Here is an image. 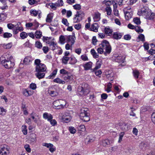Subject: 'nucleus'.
I'll use <instances>...</instances> for the list:
<instances>
[{"label": "nucleus", "instance_id": "obj_45", "mask_svg": "<svg viewBox=\"0 0 155 155\" xmlns=\"http://www.w3.org/2000/svg\"><path fill=\"white\" fill-rule=\"evenodd\" d=\"M35 46L38 48H41L42 47L41 43L39 41H36L35 43Z\"/></svg>", "mask_w": 155, "mask_h": 155}, {"label": "nucleus", "instance_id": "obj_25", "mask_svg": "<svg viewBox=\"0 0 155 155\" xmlns=\"http://www.w3.org/2000/svg\"><path fill=\"white\" fill-rule=\"evenodd\" d=\"M93 18L94 21H97L100 19V14L98 12H96L93 16Z\"/></svg>", "mask_w": 155, "mask_h": 155}, {"label": "nucleus", "instance_id": "obj_19", "mask_svg": "<svg viewBox=\"0 0 155 155\" xmlns=\"http://www.w3.org/2000/svg\"><path fill=\"white\" fill-rule=\"evenodd\" d=\"M36 73L35 74V75L38 79H40L43 78L45 77V74L44 71H36Z\"/></svg>", "mask_w": 155, "mask_h": 155}, {"label": "nucleus", "instance_id": "obj_3", "mask_svg": "<svg viewBox=\"0 0 155 155\" xmlns=\"http://www.w3.org/2000/svg\"><path fill=\"white\" fill-rule=\"evenodd\" d=\"M104 51V54L107 55V54H109L111 50V48L109 42L106 40H103L100 45Z\"/></svg>", "mask_w": 155, "mask_h": 155}, {"label": "nucleus", "instance_id": "obj_46", "mask_svg": "<svg viewBox=\"0 0 155 155\" xmlns=\"http://www.w3.org/2000/svg\"><path fill=\"white\" fill-rule=\"evenodd\" d=\"M102 47H101V45H100V47L98 48L97 49V52L101 54L104 53V51L103 49L102 48Z\"/></svg>", "mask_w": 155, "mask_h": 155}, {"label": "nucleus", "instance_id": "obj_50", "mask_svg": "<svg viewBox=\"0 0 155 155\" xmlns=\"http://www.w3.org/2000/svg\"><path fill=\"white\" fill-rule=\"evenodd\" d=\"M124 135V132H120L119 135V139L118 141L119 143H120L122 140V138Z\"/></svg>", "mask_w": 155, "mask_h": 155}, {"label": "nucleus", "instance_id": "obj_12", "mask_svg": "<svg viewBox=\"0 0 155 155\" xmlns=\"http://www.w3.org/2000/svg\"><path fill=\"white\" fill-rule=\"evenodd\" d=\"M105 75L107 78L110 81L113 80L114 73L111 70H106L105 72Z\"/></svg>", "mask_w": 155, "mask_h": 155}, {"label": "nucleus", "instance_id": "obj_54", "mask_svg": "<svg viewBox=\"0 0 155 155\" xmlns=\"http://www.w3.org/2000/svg\"><path fill=\"white\" fill-rule=\"evenodd\" d=\"M115 5L116 6V5L115 4L114 5V9L113 11L114 12V14L115 15L118 16H119L118 11V10L117 9L116 7V8H115Z\"/></svg>", "mask_w": 155, "mask_h": 155}, {"label": "nucleus", "instance_id": "obj_53", "mask_svg": "<svg viewBox=\"0 0 155 155\" xmlns=\"http://www.w3.org/2000/svg\"><path fill=\"white\" fill-rule=\"evenodd\" d=\"M134 29L138 33L142 32L143 31V29L140 28V27L138 26H135Z\"/></svg>", "mask_w": 155, "mask_h": 155}, {"label": "nucleus", "instance_id": "obj_34", "mask_svg": "<svg viewBox=\"0 0 155 155\" xmlns=\"http://www.w3.org/2000/svg\"><path fill=\"white\" fill-rule=\"evenodd\" d=\"M35 36L37 38L39 39L42 36V32L40 31H36L35 33Z\"/></svg>", "mask_w": 155, "mask_h": 155}, {"label": "nucleus", "instance_id": "obj_35", "mask_svg": "<svg viewBox=\"0 0 155 155\" xmlns=\"http://www.w3.org/2000/svg\"><path fill=\"white\" fill-rule=\"evenodd\" d=\"M65 40H66V36H64L61 35L60 37L59 40L61 44H64Z\"/></svg>", "mask_w": 155, "mask_h": 155}, {"label": "nucleus", "instance_id": "obj_20", "mask_svg": "<svg viewBox=\"0 0 155 155\" xmlns=\"http://www.w3.org/2000/svg\"><path fill=\"white\" fill-rule=\"evenodd\" d=\"M98 24L97 23H95L93 24L90 28V30L93 31L95 32H97L98 31Z\"/></svg>", "mask_w": 155, "mask_h": 155}, {"label": "nucleus", "instance_id": "obj_18", "mask_svg": "<svg viewBox=\"0 0 155 155\" xmlns=\"http://www.w3.org/2000/svg\"><path fill=\"white\" fill-rule=\"evenodd\" d=\"M33 93V91L31 90H28L27 89H25L23 90V94L26 97H28L32 95Z\"/></svg>", "mask_w": 155, "mask_h": 155}, {"label": "nucleus", "instance_id": "obj_5", "mask_svg": "<svg viewBox=\"0 0 155 155\" xmlns=\"http://www.w3.org/2000/svg\"><path fill=\"white\" fill-rule=\"evenodd\" d=\"M78 91L81 95L87 94L90 91L89 86L87 84H84L82 87L78 88Z\"/></svg>", "mask_w": 155, "mask_h": 155}, {"label": "nucleus", "instance_id": "obj_38", "mask_svg": "<svg viewBox=\"0 0 155 155\" xmlns=\"http://www.w3.org/2000/svg\"><path fill=\"white\" fill-rule=\"evenodd\" d=\"M57 72V70H55L48 77L49 79H53L54 77Z\"/></svg>", "mask_w": 155, "mask_h": 155}, {"label": "nucleus", "instance_id": "obj_55", "mask_svg": "<svg viewBox=\"0 0 155 155\" xmlns=\"http://www.w3.org/2000/svg\"><path fill=\"white\" fill-rule=\"evenodd\" d=\"M69 130L70 132L72 134L75 133L76 131V130L73 127H69Z\"/></svg>", "mask_w": 155, "mask_h": 155}, {"label": "nucleus", "instance_id": "obj_28", "mask_svg": "<svg viewBox=\"0 0 155 155\" xmlns=\"http://www.w3.org/2000/svg\"><path fill=\"white\" fill-rule=\"evenodd\" d=\"M54 82L57 83L59 84H64L65 81L59 78H57L53 80Z\"/></svg>", "mask_w": 155, "mask_h": 155}, {"label": "nucleus", "instance_id": "obj_47", "mask_svg": "<svg viewBox=\"0 0 155 155\" xmlns=\"http://www.w3.org/2000/svg\"><path fill=\"white\" fill-rule=\"evenodd\" d=\"M60 73L61 74H63L64 75H66L69 73L65 70L62 69L60 70Z\"/></svg>", "mask_w": 155, "mask_h": 155}, {"label": "nucleus", "instance_id": "obj_10", "mask_svg": "<svg viewBox=\"0 0 155 155\" xmlns=\"http://www.w3.org/2000/svg\"><path fill=\"white\" fill-rule=\"evenodd\" d=\"M58 88H52L48 90V94L52 97L57 96L59 93Z\"/></svg>", "mask_w": 155, "mask_h": 155}, {"label": "nucleus", "instance_id": "obj_32", "mask_svg": "<svg viewBox=\"0 0 155 155\" xmlns=\"http://www.w3.org/2000/svg\"><path fill=\"white\" fill-rule=\"evenodd\" d=\"M69 59L70 58L68 57L64 56L62 58V63L65 64H66L68 63V62Z\"/></svg>", "mask_w": 155, "mask_h": 155}, {"label": "nucleus", "instance_id": "obj_60", "mask_svg": "<svg viewBox=\"0 0 155 155\" xmlns=\"http://www.w3.org/2000/svg\"><path fill=\"white\" fill-rule=\"evenodd\" d=\"M43 146L46 147H47L50 148V147H51L53 146V144L51 143H43L42 144Z\"/></svg>", "mask_w": 155, "mask_h": 155}, {"label": "nucleus", "instance_id": "obj_41", "mask_svg": "<svg viewBox=\"0 0 155 155\" xmlns=\"http://www.w3.org/2000/svg\"><path fill=\"white\" fill-rule=\"evenodd\" d=\"M81 59L84 61H88L89 60L86 54L82 55L80 57Z\"/></svg>", "mask_w": 155, "mask_h": 155}, {"label": "nucleus", "instance_id": "obj_39", "mask_svg": "<svg viewBox=\"0 0 155 155\" xmlns=\"http://www.w3.org/2000/svg\"><path fill=\"white\" fill-rule=\"evenodd\" d=\"M132 14L128 12H126L125 14V18L127 20H129L132 17Z\"/></svg>", "mask_w": 155, "mask_h": 155}, {"label": "nucleus", "instance_id": "obj_58", "mask_svg": "<svg viewBox=\"0 0 155 155\" xmlns=\"http://www.w3.org/2000/svg\"><path fill=\"white\" fill-rule=\"evenodd\" d=\"M29 87L32 90H35L36 88V85L35 83H31Z\"/></svg>", "mask_w": 155, "mask_h": 155}, {"label": "nucleus", "instance_id": "obj_44", "mask_svg": "<svg viewBox=\"0 0 155 155\" xmlns=\"http://www.w3.org/2000/svg\"><path fill=\"white\" fill-rule=\"evenodd\" d=\"M20 36L22 39H24L27 38L28 34L25 32H22L20 33Z\"/></svg>", "mask_w": 155, "mask_h": 155}, {"label": "nucleus", "instance_id": "obj_43", "mask_svg": "<svg viewBox=\"0 0 155 155\" xmlns=\"http://www.w3.org/2000/svg\"><path fill=\"white\" fill-rule=\"evenodd\" d=\"M140 73L137 70L134 71H133V74L134 77L135 78H137L139 75Z\"/></svg>", "mask_w": 155, "mask_h": 155}, {"label": "nucleus", "instance_id": "obj_2", "mask_svg": "<svg viewBox=\"0 0 155 155\" xmlns=\"http://www.w3.org/2000/svg\"><path fill=\"white\" fill-rule=\"evenodd\" d=\"M89 115L88 108H82L80 109L79 116L81 120L84 122H88L90 120Z\"/></svg>", "mask_w": 155, "mask_h": 155}, {"label": "nucleus", "instance_id": "obj_16", "mask_svg": "<svg viewBox=\"0 0 155 155\" xmlns=\"http://www.w3.org/2000/svg\"><path fill=\"white\" fill-rule=\"evenodd\" d=\"M64 80L66 82H69L70 81H71L73 79L72 76L70 73H69L66 75H64L63 76Z\"/></svg>", "mask_w": 155, "mask_h": 155}, {"label": "nucleus", "instance_id": "obj_29", "mask_svg": "<svg viewBox=\"0 0 155 155\" xmlns=\"http://www.w3.org/2000/svg\"><path fill=\"white\" fill-rule=\"evenodd\" d=\"M92 63L91 62H89L86 63L85 64L84 67L85 70H88L90 69L91 67Z\"/></svg>", "mask_w": 155, "mask_h": 155}, {"label": "nucleus", "instance_id": "obj_27", "mask_svg": "<svg viewBox=\"0 0 155 155\" xmlns=\"http://www.w3.org/2000/svg\"><path fill=\"white\" fill-rule=\"evenodd\" d=\"M125 57L123 56H118L116 59V61L118 62H124V61L125 59Z\"/></svg>", "mask_w": 155, "mask_h": 155}, {"label": "nucleus", "instance_id": "obj_15", "mask_svg": "<svg viewBox=\"0 0 155 155\" xmlns=\"http://www.w3.org/2000/svg\"><path fill=\"white\" fill-rule=\"evenodd\" d=\"M120 126L122 130L124 131H127L129 130V127L127 124L124 123L122 122L120 124Z\"/></svg>", "mask_w": 155, "mask_h": 155}, {"label": "nucleus", "instance_id": "obj_1", "mask_svg": "<svg viewBox=\"0 0 155 155\" xmlns=\"http://www.w3.org/2000/svg\"><path fill=\"white\" fill-rule=\"evenodd\" d=\"M138 15L139 16H143L147 19L153 20L155 19V14L152 13L146 6L144 7L138 11Z\"/></svg>", "mask_w": 155, "mask_h": 155}, {"label": "nucleus", "instance_id": "obj_63", "mask_svg": "<svg viewBox=\"0 0 155 155\" xmlns=\"http://www.w3.org/2000/svg\"><path fill=\"white\" fill-rule=\"evenodd\" d=\"M88 139V142L89 143L93 142L95 140V138L92 136H89Z\"/></svg>", "mask_w": 155, "mask_h": 155}, {"label": "nucleus", "instance_id": "obj_51", "mask_svg": "<svg viewBox=\"0 0 155 155\" xmlns=\"http://www.w3.org/2000/svg\"><path fill=\"white\" fill-rule=\"evenodd\" d=\"M134 23L137 25H139L140 24V21L139 18H135L133 19Z\"/></svg>", "mask_w": 155, "mask_h": 155}, {"label": "nucleus", "instance_id": "obj_36", "mask_svg": "<svg viewBox=\"0 0 155 155\" xmlns=\"http://www.w3.org/2000/svg\"><path fill=\"white\" fill-rule=\"evenodd\" d=\"M121 36H122L120 34L118 33L117 32L114 33L113 35V38L116 39L120 38Z\"/></svg>", "mask_w": 155, "mask_h": 155}, {"label": "nucleus", "instance_id": "obj_31", "mask_svg": "<svg viewBox=\"0 0 155 155\" xmlns=\"http://www.w3.org/2000/svg\"><path fill=\"white\" fill-rule=\"evenodd\" d=\"M91 53L94 58H96L99 57L98 54L97 52H96L95 50L94 49H91Z\"/></svg>", "mask_w": 155, "mask_h": 155}, {"label": "nucleus", "instance_id": "obj_42", "mask_svg": "<svg viewBox=\"0 0 155 155\" xmlns=\"http://www.w3.org/2000/svg\"><path fill=\"white\" fill-rule=\"evenodd\" d=\"M22 131L24 135H26L27 134V126L25 125H23L21 127Z\"/></svg>", "mask_w": 155, "mask_h": 155}, {"label": "nucleus", "instance_id": "obj_17", "mask_svg": "<svg viewBox=\"0 0 155 155\" xmlns=\"http://www.w3.org/2000/svg\"><path fill=\"white\" fill-rule=\"evenodd\" d=\"M43 117L45 119L47 120L48 121H49L53 119V117L51 114L45 112L43 114Z\"/></svg>", "mask_w": 155, "mask_h": 155}, {"label": "nucleus", "instance_id": "obj_52", "mask_svg": "<svg viewBox=\"0 0 155 155\" xmlns=\"http://www.w3.org/2000/svg\"><path fill=\"white\" fill-rule=\"evenodd\" d=\"M12 46V44L9 43L7 44H4L3 45V47L5 49H8L10 48Z\"/></svg>", "mask_w": 155, "mask_h": 155}, {"label": "nucleus", "instance_id": "obj_40", "mask_svg": "<svg viewBox=\"0 0 155 155\" xmlns=\"http://www.w3.org/2000/svg\"><path fill=\"white\" fill-rule=\"evenodd\" d=\"M50 7L53 10H56L57 8V7H58V5L56 3H51L50 4Z\"/></svg>", "mask_w": 155, "mask_h": 155}, {"label": "nucleus", "instance_id": "obj_59", "mask_svg": "<svg viewBox=\"0 0 155 155\" xmlns=\"http://www.w3.org/2000/svg\"><path fill=\"white\" fill-rule=\"evenodd\" d=\"M49 121L50 122L51 124L53 126L57 124V122L55 119H52L50 120H49Z\"/></svg>", "mask_w": 155, "mask_h": 155}, {"label": "nucleus", "instance_id": "obj_49", "mask_svg": "<svg viewBox=\"0 0 155 155\" xmlns=\"http://www.w3.org/2000/svg\"><path fill=\"white\" fill-rule=\"evenodd\" d=\"M62 22L66 26H68L69 24V23L68 22L67 19L65 18H63L62 19Z\"/></svg>", "mask_w": 155, "mask_h": 155}, {"label": "nucleus", "instance_id": "obj_33", "mask_svg": "<svg viewBox=\"0 0 155 155\" xmlns=\"http://www.w3.org/2000/svg\"><path fill=\"white\" fill-rule=\"evenodd\" d=\"M53 15L52 14H49L47 17L46 21L47 22L50 23L51 22L53 19Z\"/></svg>", "mask_w": 155, "mask_h": 155}, {"label": "nucleus", "instance_id": "obj_61", "mask_svg": "<svg viewBox=\"0 0 155 155\" xmlns=\"http://www.w3.org/2000/svg\"><path fill=\"white\" fill-rule=\"evenodd\" d=\"M106 10L107 12V14L108 15H110L111 12V9L110 7H107L106 9Z\"/></svg>", "mask_w": 155, "mask_h": 155}, {"label": "nucleus", "instance_id": "obj_11", "mask_svg": "<svg viewBox=\"0 0 155 155\" xmlns=\"http://www.w3.org/2000/svg\"><path fill=\"white\" fill-rule=\"evenodd\" d=\"M62 118L64 122L68 123L70 121L71 117L69 113H64L63 114Z\"/></svg>", "mask_w": 155, "mask_h": 155}, {"label": "nucleus", "instance_id": "obj_4", "mask_svg": "<svg viewBox=\"0 0 155 155\" xmlns=\"http://www.w3.org/2000/svg\"><path fill=\"white\" fill-rule=\"evenodd\" d=\"M35 64L36 65L35 71H45L47 67L45 64L41 63L39 59H36L35 61Z\"/></svg>", "mask_w": 155, "mask_h": 155}, {"label": "nucleus", "instance_id": "obj_23", "mask_svg": "<svg viewBox=\"0 0 155 155\" xmlns=\"http://www.w3.org/2000/svg\"><path fill=\"white\" fill-rule=\"evenodd\" d=\"M104 32L105 34L108 36H110L111 35L113 32L112 29H111L109 27H106L104 28Z\"/></svg>", "mask_w": 155, "mask_h": 155}, {"label": "nucleus", "instance_id": "obj_62", "mask_svg": "<svg viewBox=\"0 0 155 155\" xmlns=\"http://www.w3.org/2000/svg\"><path fill=\"white\" fill-rule=\"evenodd\" d=\"M31 14L34 16H36L38 14V12L36 10H31L30 11Z\"/></svg>", "mask_w": 155, "mask_h": 155}, {"label": "nucleus", "instance_id": "obj_22", "mask_svg": "<svg viewBox=\"0 0 155 155\" xmlns=\"http://www.w3.org/2000/svg\"><path fill=\"white\" fill-rule=\"evenodd\" d=\"M54 38H52L51 37L44 36L43 37V41L48 44H50V43L54 40Z\"/></svg>", "mask_w": 155, "mask_h": 155}, {"label": "nucleus", "instance_id": "obj_64", "mask_svg": "<svg viewBox=\"0 0 155 155\" xmlns=\"http://www.w3.org/2000/svg\"><path fill=\"white\" fill-rule=\"evenodd\" d=\"M151 120L153 123L155 124V113H153L152 114Z\"/></svg>", "mask_w": 155, "mask_h": 155}, {"label": "nucleus", "instance_id": "obj_24", "mask_svg": "<svg viewBox=\"0 0 155 155\" xmlns=\"http://www.w3.org/2000/svg\"><path fill=\"white\" fill-rule=\"evenodd\" d=\"M31 61V58L29 57H27L25 58L23 62L24 64L27 65L29 64Z\"/></svg>", "mask_w": 155, "mask_h": 155}, {"label": "nucleus", "instance_id": "obj_37", "mask_svg": "<svg viewBox=\"0 0 155 155\" xmlns=\"http://www.w3.org/2000/svg\"><path fill=\"white\" fill-rule=\"evenodd\" d=\"M71 61L69 62V64H74L76 63L77 62V60L74 57H71Z\"/></svg>", "mask_w": 155, "mask_h": 155}, {"label": "nucleus", "instance_id": "obj_6", "mask_svg": "<svg viewBox=\"0 0 155 155\" xmlns=\"http://www.w3.org/2000/svg\"><path fill=\"white\" fill-rule=\"evenodd\" d=\"M66 104L65 100L61 99L56 100L53 103L54 105L58 109L64 108L66 107Z\"/></svg>", "mask_w": 155, "mask_h": 155}, {"label": "nucleus", "instance_id": "obj_13", "mask_svg": "<svg viewBox=\"0 0 155 155\" xmlns=\"http://www.w3.org/2000/svg\"><path fill=\"white\" fill-rule=\"evenodd\" d=\"M66 42L68 43L71 42V45H72L75 42V37L74 36H66Z\"/></svg>", "mask_w": 155, "mask_h": 155}, {"label": "nucleus", "instance_id": "obj_30", "mask_svg": "<svg viewBox=\"0 0 155 155\" xmlns=\"http://www.w3.org/2000/svg\"><path fill=\"white\" fill-rule=\"evenodd\" d=\"M7 110L4 108L3 107H0V115L2 116H5Z\"/></svg>", "mask_w": 155, "mask_h": 155}, {"label": "nucleus", "instance_id": "obj_9", "mask_svg": "<svg viewBox=\"0 0 155 155\" xmlns=\"http://www.w3.org/2000/svg\"><path fill=\"white\" fill-rule=\"evenodd\" d=\"M1 63L5 66V68L8 69L12 68L15 65L14 62L11 60L8 61L6 60H2Z\"/></svg>", "mask_w": 155, "mask_h": 155}, {"label": "nucleus", "instance_id": "obj_56", "mask_svg": "<svg viewBox=\"0 0 155 155\" xmlns=\"http://www.w3.org/2000/svg\"><path fill=\"white\" fill-rule=\"evenodd\" d=\"M12 36V34L9 33L5 32L3 34V37L5 38H8Z\"/></svg>", "mask_w": 155, "mask_h": 155}, {"label": "nucleus", "instance_id": "obj_14", "mask_svg": "<svg viewBox=\"0 0 155 155\" xmlns=\"http://www.w3.org/2000/svg\"><path fill=\"white\" fill-rule=\"evenodd\" d=\"M101 144L104 147H106L107 146L110 145L113 143V141L110 140L108 139H103L101 141Z\"/></svg>", "mask_w": 155, "mask_h": 155}, {"label": "nucleus", "instance_id": "obj_8", "mask_svg": "<svg viewBox=\"0 0 155 155\" xmlns=\"http://www.w3.org/2000/svg\"><path fill=\"white\" fill-rule=\"evenodd\" d=\"M9 147L6 145L4 144L0 146V155H8L9 153Z\"/></svg>", "mask_w": 155, "mask_h": 155}, {"label": "nucleus", "instance_id": "obj_26", "mask_svg": "<svg viewBox=\"0 0 155 155\" xmlns=\"http://www.w3.org/2000/svg\"><path fill=\"white\" fill-rule=\"evenodd\" d=\"M102 64V62H101V60H99L97 61L95 67L93 69V71H94L95 70H96L98 69H99L101 68V66Z\"/></svg>", "mask_w": 155, "mask_h": 155}, {"label": "nucleus", "instance_id": "obj_48", "mask_svg": "<svg viewBox=\"0 0 155 155\" xmlns=\"http://www.w3.org/2000/svg\"><path fill=\"white\" fill-rule=\"evenodd\" d=\"M24 148L26 151L28 153L31 152V150L29 144H26L24 146Z\"/></svg>", "mask_w": 155, "mask_h": 155}, {"label": "nucleus", "instance_id": "obj_21", "mask_svg": "<svg viewBox=\"0 0 155 155\" xmlns=\"http://www.w3.org/2000/svg\"><path fill=\"white\" fill-rule=\"evenodd\" d=\"M14 34H17L19 31H22L23 30V28L22 27H19L15 25V27H14V28L13 29Z\"/></svg>", "mask_w": 155, "mask_h": 155}, {"label": "nucleus", "instance_id": "obj_57", "mask_svg": "<svg viewBox=\"0 0 155 155\" xmlns=\"http://www.w3.org/2000/svg\"><path fill=\"white\" fill-rule=\"evenodd\" d=\"M82 49L81 48H79L75 49L74 52L78 55H80Z\"/></svg>", "mask_w": 155, "mask_h": 155}, {"label": "nucleus", "instance_id": "obj_7", "mask_svg": "<svg viewBox=\"0 0 155 155\" xmlns=\"http://www.w3.org/2000/svg\"><path fill=\"white\" fill-rule=\"evenodd\" d=\"M84 15V13L81 11H77L73 18L74 23H77L80 22L82 20Z\"/></svg>", "mask_w": 155, "mask_h": 155}]
</instances>
